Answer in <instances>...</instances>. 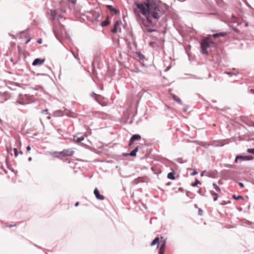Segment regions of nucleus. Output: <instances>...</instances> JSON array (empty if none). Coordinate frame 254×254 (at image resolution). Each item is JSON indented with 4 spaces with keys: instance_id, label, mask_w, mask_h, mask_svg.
Returning <instances> with one entry per match:
<instances>
[{
    "instance_id": "obj_1",
    "label": "nucleus",
    "mask_w": 254,
    "mask_h": 254,
    "mask_svg": "<svg viewBox=\"0 0 254 254\" xmlns=\"http://www.w3.org/2000/svg\"><path fill=\"white\" fill-rule=\"evenodd\" d=\"M135 4L146 17V19L142 20V24L146 27H152L154 23L152 19L157 20L159 16L160 10L158 5L153 1L148 0H147V2Z\"/></svg>"
},
{
    "instance_id": "obj_2",
    "label": "nucleus",
    "mask_w": 254,
    "mask_h": 254,
    "mask_svg": "<svg viewBox=\"0 0 254 254\" xmlns=\"http://www.w3.org/2000/svg\"><path fill=\"white\" fill-rule=\"evenodd\" d=\"M226 35V33L224 32L217 33L210 35L208 37L204 38L201 42V50L202 54H207V49L212 47L216 46V43L214 39L221 36L224 37Z\"/></svg>"
},
{
    "instance_id": "obj_3",
    "label": "nucleus",
    "mask_w": 254,
    "mask_h": 254,
    "mask_svg": "<svg viewBox=\"0 0 254 254\" xmlns=\"http://www.w3.org/2000/svg\"><path fill=\"white\" fill-rule=\"evenodd\" d=\"M54 30L55 34L57 36L62 37L64 36V34H65L64 27L61 24L60 25V29H59L57 27L55 26Z\"/></svg>"
},
{
    "instance_id": "obj_4",
    "label": "nucleus",
    "mask_w": 254,
    "mask_h": 254,
    "mask_svg": "<svg viewBox=\"0 0 254 254\" xmlns=\"http://www.w3.org/2000/svg\"><path fill=\"white\" fill-rule=\"evenodd\" d=\"M10 98V95L8 92H0V103H3Z\"/></svg>"
},
{
    "instance_id": "obj_5",
    "label": "nucleus",
    "mask_w": 254,
    "mask_h": 254,
    "mask_svg": "<svg viewBox=\"0 0 254 254\" xmlns=\"http://www.w3.org/2000/svg\"><path fill=\"white\" fill-rule=\"evenodd\" d=\"M62 158L65 157H70L73 155L74 153V150L72 149H64L61 151Z\"/></svg>"
},
{
    "instance_id": "obj_6",
    "label": "nucleus",
    "mask_w": 254,
    "mask_h": 254,
    "mask_svg": "<svg viewBox=\"0 0 254 254\" xmlns=\"http://www.w3.org/2000/svg\"><path fill=\"white\" fill-rule=\"evenodd\" d=\"M51 15L54 20L59 19L63 17L62 14L59 13L58 10H51Z\"/></svg>"
},
{
    "instance_id": "obj_7",
    "label": "nucleus",
    "mask_w": 254,
    "mask_h": 254,
    "mask_svg": "<svg viewBox=\"0 0 254 254\" xmlns=\"http://www.w3.org/2000/svg\"><path fill=\"white\" fill-rule=\"evenodd\" d=\"M141 139V136L139 134H134L130 138L129 142V146H131L133 144L135 140H138Z\"/></svg>"
},
{
    "instance_id": "obj_8",
    "label": "nucleus",
    "mask_w": 254,
    "mask_h": 254,
    "mask_svg": "<svg viewBox=\"0 0 254 254\" xmlns=\"http://www.w3.org/2000/svg\"><path fill=\"white\" fill-rule=\"evenodd\" d=\"M253 159V157L250 156H237L235 159V162L236 163L238 162V160H250Z\"/></svg>"
},
{
    "instance_id": "obj_9",
    "label": "nucleus",
    "mask_w": 254,
    "mask_h": 254,
    "mask_svg": "<svg viewBox=\"0 0 254 254\" xmlns=\"http://www.w3.org/2000/svg\"><path fill=\"white\" fill-rule=\"evenodd\" d=\"M94 193L97 199H99L100 200H103L104 199V196L100 194L99 191L97 188H95L94 189Z\"/></svg>"
},
{
    "instance_id": "obj_10",
    "label": "nucleus",
    "mask_w": 254,
    "mask_h": 254,
    "mask_svg": "<svg viewBox=\"0 0 254 254\" xmlns=\"http://www.w3.org/2000/svg\"><path fill=\"white\" fill-rule=\"evenodd\" d=\"M161 245L160 248L159 254H164L165 250L166 241L165 240H163L162 242L161 241Z\"/></svg>"
},
{
    "instance_id": "obj_11",
    "label": "nucleus",
    "mask_w": 254,
    "mask_h": 254,
    "mask_svg": "<svg viewBox=\"0 0 254 254\" xmlns=\"http://www.w3.org/2000/svg\"><path fill=\"white\" fill-rule=\"evenodd\" d=\"M45 62V59H36L33 62L32 65L34 66L41 65Z\"/></svg>"
},
{
    "instance_id": "obj_12",
    "label": "nucleus",
    "mask_w": 254,
    "mask_h": 254,
    "mask_svg": "<svg viewBox=\"0 0 254 254\" xmlns=\"http://www.w3.org/2000/svg\"><path fill=\"white\" fill-rule=\"evenodd\" d=\"M160 242V238L156 237L151 243L150 246H153L154 245H157V248H158Z\"/></svg>"
},
{
    "instance_id": "obj_13",
    "label": "nucleus",
    "mask_w": 254,
    "mask_h": 254,
    "mask_svg": "<svg viewBox=\"0 0 254 254\" xmlns=\"http://www.w3.org/2000/svg\"><path fill=\"white\" fill-rule=\"evenodd\" d=\"M120 23H121V22L119 21H117L115 22V23L114 24V28L112 30V32L113 33H116L117 32V31H118V27L120 25Z\"/></svg>"
},
{
    "instance_id": "obj_14",
    "label": "nucleus",
    "mask_w": 254,
    "mask_h": 254,
    "mask_svg": "<svg viewBox=\"0 0 254 254\" xmlns=\"http://www.w3.org/2000/svg\"><path fill=\"white\" fill-rule=\"evenodd\" d=\"M65 115L69 117H71V118H75L77 117V114L76 113L72 112H70V111H68V112L65 113Z\"/></svg>"
},
{
    "instance_id": "obj_15",
    "label": "nucleus",
    "mask_w": 254,
    "mask_h": 254,
    "mask_svg": "<svg viewBox=\"0 0 254 254\" xmlns=\"http://www.w3.org/2000/svg\"><path fill=\"white\" fill-rule=\"evenodd\" d=\"M52 155L54 157L62 159L61 152H54L52 154Z\"/></svg>"
},
{
    "instance_id": "obj_16",
    "label": "nucleus",
    "mask_w": 254,
    "mask_h": 254,
    "mask_svg": "<svg viewBox=\"0 0 254 254\" xmlns=\"http://www.w3.org/2000/svg\"><path fill=\"white\" fill-rule=\"evenodd\" d=\"M61 5V11L63 12H66V7L65 6V3L64 1H61L60 3Z\"/></svg>"
},
{
    "instance_id": "obj_17",
    "label": "nucleus",
    "mask_w": 254,
    "mask_h": 254,
    "mask_svg": "<svg viewBox=\"0 0 254 254\" xmlns=\"http://www.w3.org/2000/svg\"><path fill=\"white\" fill-rule=\"evenodd\" d=\"M138 150V146H137L134 149H133L130 153L129 155L131 156H135L136 153Z\"/></svg>"
},
{
    "instance_id": "obj_18",
    "label": "nucleus",
    "mask_w": 254,
    "mask_h": 254,
    "mask_svg": "<svg viewBox=\"0 0 254 254\" xmlns=\"http://www.w3.org/2000/svg\"><path fill=\"white\" fill-rule=\"evenodd\" d=\"M108 9L112 12H113L114 14H116L118 12V11L112 7V5H108L107 6Z\"/></svg>"
},
{
    "instance_id": "obj_19",
    "label": "nucleus",
    "mask_w": 254,
    "mask_h": 254,
    "mask_svg": "<svg viewBox=\"0 0 254 254\" xmlns=\"http://www.w3.org/2000/svg\"><path fill=\"white\" fill-rule=\"evenodd\" d=\"M167 177L169 179L175 180V174L174 172H170L168 174Z\"/></svg>"
},
{
    "instance_id": "obj_20",
    "label": "nucleus",
    "mask_w": 254,
    "mask_h": 254,
    "mask_svg": "<svg viewBox=\"0 0 254 254\" xmlns=\"http://www.w3.org/2000/svg\"><path fill=\"white\" fill-rule=\"evenodd\" d=\"M211 194L213 196V200L216 201L218 199V194L213 191L211 192Z\"/></svg>"
},
{
    "instance_id": "obj_21",
    "label": "nucleus",
    "mask_w": 254,
    "mask_h": 254,
    "mask_svg": "<svg viewBox=\"0 0 254 254\" xmlns=\"http://www.w3.org/2000/svg\"><path fill=\"white\" fill-rule=\"evenodd\" d=\"M213 186L216 191L218 192H221V190L220 188L216 184L213 183Z\"/></svg>"
},
{
    "instance_id": "obj_22",
    "label": "nucleus",
    "mask_w": 254,
    "mask_h": 254,
    "mask_svg": "<svg viewBox=\"0 0 254 254\" xmlns=\"http://www.w3.org/2000/svg\"><path fill=\"white\" fill-rule=\"evenodd\" d=\"M109 24V21L108 19H106L104 21L102 22V26H106Z\"/></svg>"
},
{
    "instance_id": "obj_23",
    "label": "nucleus",
    "mask_w": 254,
    "mask_h": 254,
    "mask_svg": "<svg viewBox=\"0 0 254 254\" xmlns=\"http://www.w3.org/2000/svg\"><path fill=\"white\" fill-rule=\"evenodd\" d=\"M233 197L236 200L243 199V197L241 195H238V196H236L235 195H233Z\"/></svg>"
},
{
    "instance_id": "obj_24",
    "label": "nucleus",
    "mask_w": 254,
    "mask_h": 254,
    "mask_svg": "<svg viewBox=\"0 0 254 254\" xmlns=\"http://www.w3.org/2000/svg\"><path fill=\"white\" fill-rule=\"evenodd\" d=\"M149 45L151 47L155 48V46H156L157 44L155 42H149Z\"/></svg>"
},
{
    "instance_id": "obj_25",
    "label": "nucleus",
    "mask_w": 254,
    "mask_h": 254,
    "mask_svg": "<svg viewBox=\"0 0 254 254\" xmlns=\"http://www.w3.org/2000/svg\"><path fill=\"white\" fill-rule=\"evenodd\" d=\"M200 182L197 180L195 179L194 183L192 185L193 187L196 186L198 184H200Z\"/></svg>"
},
{
    "instance_id": "obj_26",
    "label": "nucleus",
    "mask_w": 254,
    "mask_h": 254,
    "mask_svg": "<svg viewBox=\"0 0 254 254\" xmlns=\"http://www.w3.org/2000/svg\"><path fill=\"white\" fill-rule=\"evenodd\" d=\"M83 139H84V137H77V139H76V142H80L81 141H82Z\"/></svg>"
},
{
    "instance_id": "obj_27",
    "label": "nucleus",
    "mask_w": 254,
    "mask_h": 254,
    "mask_svg": "<svg viewBox=\"0 0 254 254\" xmlns=\"http://www.w3.org/2000/svg\"><path fill=\"white\" fill-rule=\"evenodd\" d=\"M247 152L250 153L254 154V148L248 149Z\"/></svg>"
},
{
    "instance_id": "obj_28",
    "label": "nucleus",
    "mask_w": 254,
    "mask_h": 254,
    "mask_svg": "<svg viewBox=\"0 0 254 254\" xmlns=\"http://www.w3.org/2000/svg\"><path fill=\"white\" fill-rule=\"evenodd\" d=\"M14 150V156L15 157H17L18 156V151H17V149L16 148H14L13 149Z\"/></svg>"
},
{
    "instance_id": "obj_29",
    "label": "nucleus",
    "mask_w": 254,
    "mask_h": 254,
    "mask_svg": "<svg viewBox=\"0 0 254 254\" xmlns=\"http://www.w3.org/2000/svg\"><path fill=\"white\" fill-rule=\"evenodd\" d=\"M11 150H12V148H7V151L8 152V153H10L11 155H12V153L11 152Z\"/></svg>"
},
{
    "instance_id": "obj_30",
    "label": "nucleus",
    "mask_w": 254,
    "mask_h": 254,
    "mask_svg": "<svg viewBox=\"0 0 254 254\" xmlns=\"http://www.w3.org/2000/svg\"><path fill=\"white\" fill-rule=\"evenodd\" d=\"M202 213H203L202 210H201V209H199V212H198V214H199L200 215H201L202 214Z\"/></svg>"
},
{
    "instance_id": "obj_31",
    "label": "nucleus",
    "mask_w": 254,
    "mask_h": 254,
    "mask_svg": "<svg viewBox=\"0 0 254 254\" xmlns=\"http://www.w3.org/2000/svg\"><path fill=\"white\" fill-rule=\"evenodd\" d=\"M42 42V40L41 39H40L37 41V43L39 44H41Z\"/></svg>"
},
{
    "instance_id": "obj_32",
    "label": "nucleus",
    "mask_w": 254,
    "mask_h": 254,
    "mask_svg": "<svg viewBox=\"0 0 254 254\" xmlns=\"http://www.w3.org/2000/svg\"><path fill=\"white\" fill-rule=\"evenodd\" d=\"M26 149L28 151H30V150H31V147L29 145H28L27 146Z\"/></svg>"
},
{
    "instance_id": "obj_33",
    "label": "nucleus",
    "mask_w": 254,
    "mask_h": 254,
    "mask_svg": "<svg viewBox=\"0 0 254 254\" xmlns=\"http://www.w3.org/2000/svg\"><path fill=\"white\" fill-rule=\"evenodd\" d=\"M239 185L242 188H243L244 187V184L242 183H239Z\"/></svg>"
},
{
    "instance_id": "obj_34",
    "label": "nucleus",
    "mask_w": 254,
    "mask_h": 254,
    "mask_svg": "<svg viewBox=\"0 0 254 254\" xmlns=\"http://www.w3.org/2000/svg\"><path fill=\"white\" fill-rule=\"evenodd\" d=\"M197 174V172L196 171H194L192 173L191 175L194 176Z\"/></svg>"
},
{
    "instance_id": "obj_35",
    "label": "nucleus",
    "mask_w": 254,
    "mask_h": 254,
    "mask_svg": "<svg viewBox=\"0 0 254 254\" xmlns=\"http://www.w3.org/2000/svg\"><path fill=\"white\" fill-rule=\"evenodd\" d=\"M42 112L43 113H46L47 114L48 113V110L46 109V110H43Z\"/></svg>"
},
{
    "instance_id": "obj_36",
    "label": "nucleus",
    "mask_w": 254,
    "mask_h": 254,
    "mask_svg": "<svg viewBox=\"0 0 254 254\" xmlns=\"http://www.w3.org/2000/svg\"><path fill=\"white\" fill-rule=\"evenodd\" d=\"M148 32H152V31H154V30H152L151 29H148L147 30Z\"/></svg>"
},
{
    "instance_id": "obj_37",
    "label": "nucleus",
    "mask_w": 254,
    "mask_h": 254,
    "mask_svg": "<svg viewBox=\"0 0 254 254\" xmlns=\"http://www.w3.org/2000/svg\"><path fill=\"white\" fill-rule=\"evenodd\" d=\"M31 40V39H28L26 42V44H28Z\"/></svg>"
},
{
    "instance_id": "obj_38",
    "label": "nucleus",
    "mask_w": 254,
    "mask_h": 254,
    "mask_svg": "<svg viewBox=\"0 0 254 254\" xmlns=\"http://www.w3.org/2000/svg\"><path fill=\"white\" fill-rule=\"evenodd\" d=\"M68 0L71 1L73 3H74L75 2V0Z\"/></svg>"
},
{
    "instance_id": "obj_39",
    "label": "nucleus",
    "mask_w": 254,
    "mask_h": 254,
    "mask_svg": "<svg viewBox=\"0 0 254 254\" xmlns=\"http://www.w3.org/2000/svg\"><path fill=\"white\" fill-rule=\"evenodd\" d=\"M79 205V202H76L75 204V206H77L78 205Z\"/></svg>"
},
{
    "instance_id": "obj_40",
    "label": "nucleus",
    "mask_w": 254,
    "mask_h": 254,
    "mask_svg": "<svg viewBox=\"0 0 254 254\" xmlns=\"http://www.w3.org/2000/svg\"><path fill=\"white\" fill-rule=\"evenodd\" d=\"M31 160H32V158H31V157H29V158H28V161H31Z\"/></svg>"
},
{
    "instance_id": "obj_41",
    "label": "nucleus",
    "mask_w": 254,
    "mask_h": 254,
    "mask_svg": "<svg viewBox=\"0 0 254 254\" xmlns=\"http://www.w3.org/2000/svg\"><path fill=\"white\" fill-rule=\"evenodd\" d=\"M251 92L252 93H254V89H252V90H251Z\"/></svg>"
},
{
    "instance_id": "obj_42",
    "label": "nucleus",
    "mask_w": 254,
    "mask_h": 254,
    "mask_svg": "<svg viewBox=\"0 0 254 254\" xmlns=\"http://www.w3.org/2000/svg\"><path fill=\"white\" fill-rule=\"evenodd\" d=\"M160 239H161V240H162L163 239V237H161Z\"/></svg>"
},
{
    "instance_id": "obj_43",
    "label": "nucleus",
    "mask_w": 254,
    "mask_h": 254,
    "mask_svg": "<svg viewBox=\"0 0 254 254\" xmlns=\"http://www.w3.org/2000/svg\"><path fill=\"white\" fill-rule=\"evenodd\" d=\"M20 154H21L23 153L22 151H20Z\"/></svg>"
}]
</instances>
